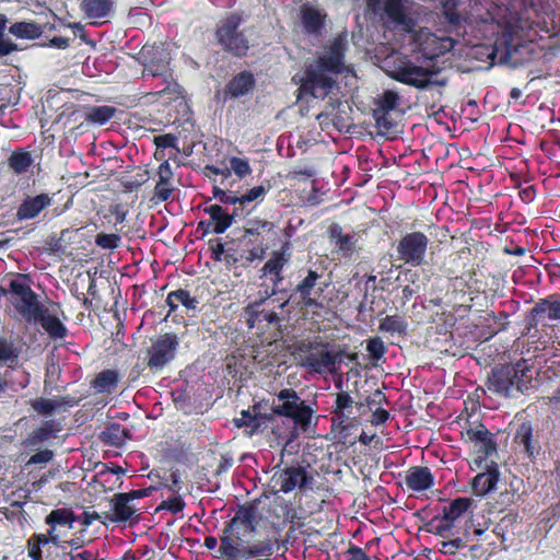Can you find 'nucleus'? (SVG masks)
<instances>
[{
	"label": "nucleus",
	"mask_w": 560,
	"mask_h": 560,
	"mask_svg": "<svg viewBox=\"0 0 560 560\" xmlns=\"http://www.w3.org/2000/svg\"><path fill=\"white\" fill-rule=\"evenodd\" d=\"M257 509L246 503L238 505L235 515L224 523L218 552L223 560H268L276 551L277 539L266 537L249 542L244 539L256 530Z\"/></svg>",
	"instance_id": "1"
},
{
	"label": "nucleus",
	"mask_w": 560,
	"mask_h": 560,
	"mask_svg": "<svg viewBox=\"0 0 560 560\" xmlns=\"http://www.w3.org/2000/svg\"><path fill=\"white\" fill-rule=\"evenodd\" d=\"M270 410L275 420L276 417H280L292 422V427H281L282 430L288 429L290 431V433H287L289 442L295 436V430L307 431L315 416L314 408L291 387L275 393Z\"/></svg>",
	"instance_id": "2"
},
{
	"label": "nucleus",
	"mask_w": 560,
	"mask_h": 560,
	"mask_svg": "<svg viewBox=\"0 0 560 560\" xmlns=\"http://www.w3.org/2000/svg\"><path fill=\"white\" fill-rule=\"evenodd\" d=\"M533 371L526 360L515 364H502L492 369L488 376V389L502 397H515L532 387Z\"/></svg>",
	"instance_id": "3"
},
{
	"label": "nucleus",
	"mask_w": 560,
	"mask_h": 560,
	"mask_svg": "<svg viewBox=\"0 0 560 560\" xmlns=\"http://www.w3.org/2000/svg\"><path fill=\"white\" fill-rule=\"evenodd\" d=\"M142 59L143 75L161 77L166 83L159 94H178L180 91L179 84L173 78L171 69V55L170 51L161 45H144L139 52Z\"/></svg>",
	"instance_id": "4"
},
{
	"label": "nucleus",
	"mask_w": 560,
	"mask_h": 560,
	"mask_svg": "<svg viewBox=\"0 0 560 560\" xmlns=\"http://www.w3.org/2000/svg\"><path fill=\"white\" fill-rule=\"evenodd\" d=\"M296 348L301 365L317 374L332 373L336 365L342 361V351L330 350L327 342L303 341Z\"/></svg>",
	"instance_id": "5"
},
{
	"label": "nucleus",
	"mask_w": 560,
	"mask_h": 560,
	"mask_svg": "<svg viewBox=\"0 0 560 560\" xmlns=\"http://www.w3.org/2000/svg\"><path fill=\"white\" fill-rule=\"evenodd\" d=\"M7 296L14 310L25 319L40 306L38 295L31 288V278L25 273H16L7 287H0V299Z\"/></svg>",
	"instance_id": "6"
},
{
	"label": "nucleus",
	"mask_w": 560,
	"mask_h": 560,
	"mask_svg": "<svg viewBox=\"0 0 560 560\" xmlns=\"http://www.w3.org/2000/svg\"><path fill=\"white\" fill-rule=\"evenodd\" d=\"M402 1L404 0H366V10L380 16L393 28L411 33L416 27V21L407 12Z\"/></svg>",
	"instance_id": "7"
},
{
	"label": "nucleus",
	"mask_w": 560,
	"mask_h": 560,
	"mask_svg": "<svg viewBox=\"0 0 560 560\" xmlns=\"http://www.w3.org/2000/svg\"><path fill=\"white\" fill-rule=\"evenodd\" d=\"M243 22L240 13H230L218 26L215 38L220 46L235 57H244L249 49L248 39L238 31Z\"/></svg>",
	"instance_id": "8"
},
{
	"label": "nucleus",
	"mask_w": 560,
	"mask_h": 560,
	"mask_svg": "<svg viewBox=\"0 0 560 560\" xmlns=\"http://www.w3.org/2000/svg\"><path fill=\"white\" fill-rule=\"evenodd\" d=\"M179 337L175 332H164L151 340L145 352V364L152 373L163 371L177 355Z\"/></svg>",
	"instance_id": "9"
},
{
	"label": "nucleus",
	"mask_w": 560,
	"mask_h": 560,
	"mask_svg": "<svg viewBox=\"0 0 560 560\" xmlns=\"http://www.w3.org/2000/svg\"><path fill=\"white\" fill-rule=\"evenodd\" d=\"M267 293L266 298L254 301L244 307L245 323L248 329H256L258 332L264 334L268 329H273V339L277 340L281 337V317L273 310H267L265 303L267 298L271 296Z\"/></svg>",
	"instance_id": "10"
},
{
	"label": "nucleus",
	"mask_w": 560,
	"mask_h": 560,
	"mask_svg": "<svg viewBox=\"0 0 560 560\" xmlns=\"http://www.w3.org/2000/svg\"><path fill=\"white\" fill-rule=\"evenodd\" d=\"M233 424L237 429H243V433L247 438L257 434H264L269 428L272 434L277 438L278 442H289L288 429L275 423L273 415L270 411L268 415H250L249 411H241L240 417L233 419Z\"/></svg>",
	"instance_id": "11"
},
{
	"label": "nucleus",
	"mask_w": 560,
	"mask_h": 560,
	"mask_svg": "<svg viewBox=\"0 0 560 560\" xmlns=\"http://www.w3.org/2000/svg\"><path fill=\"white\" fill-rule=\"evenodd\" d=\"M314 478L307 470L300 465H291L284 468L277 469L271 479L270 483L275 492L289 493L298 489L300 493H305L308 489H312Z\"/></svg>",
	"instance_id": "12"
},
{
	"label": "nucleus",
	"mask_w": 560,
	"mask_h": 560,
	"mask_svg": "<svg viewBox=\"0 0 560 560\" xmlns=\"http://www.w3.org/2000/svg\"><path fill=\"white\" fill-rule=\"evenodd\" d=\"M429 243L423 232L405 234L396 245L397 259L412 267L421 266L425 261Z\"/></svg>",
	"instance_id": "13"
},
{
	"label": "nucleus",
	"mask_w": 560,
	"mask_h": 560,
	"mask_svg": "<svg viewBox=\"0 0 560 560\" xmlns=\"http://www.w3.org/2000/svg\"><path fill=\"white\" fill-rule=\"evenodd\" d=\"M348 50L347 34L335 36L329 45L325 46L324 54L317 58V68L322 72L339 74L345 69V57Z\"/></svg>",
	"instance_id": "14"
},
{
	"label": "nucleus",
	"mask_w": 560,
	"mask_h": 560,
	"mask_svg": "<svg viewBox=\"0 0 560 560\" xmlns=\"http://www.w3.org/2000/svg\"><path fill=\"white\" fill-rule=\"evenodd\" d=\"M469 442L475 444L477 456L470 464L471 469H481L488 457L497 453L498 444L494 434L491 433L485 424L479 423L475 428H469L465 432Z\"/></svg>",
	"instance_id": "15"
},
{
	"label": "nucleus",
	"mask_w": 560,
	"mask_h": 560,
	"mask_svg": "<svg viewBox=\"0 0 560 560\" xmlns=\"http://www.w3.org/2000/svg\"><path fill=\"white\" fill-rule=\"evenodd\" d=\"M323 273L317 270L307 269L306 276L295 285L293 293L299 294L303 306L306 308H323V303L318 301L327 288V283L320 282Z\"/></svg>",
	"instance_id": "16"
},
{
	"label": "nucleus",
	"mask_w": 560,
	"mask_h": 560,
	"mask_svg": "<svg viewBox=\"0 0 560 560\" xmlns=\"http://www.w3.org/2000/svg\"><path fill=\"white\" fill-rule=\"evenodd\" d=\"M438 72L439 70L408 62L397 67L393 78L400 83L422 90L433 84H441L432 79Z\"/></svg>",
	"instance_id": "17"
},
{
	"label": "nucleus",
	"mask_w": 560,
	"mask_h": 560,
	"mask_svg": "<svg viewBox=\"0 0 560 560\" xmlns=\"http://www.w3.org/2000/svg\"><path fill=\"white\" fill-rule=\"evenodd\" d=\"M77 522V514L69 508H59L52 510L46 517L45 523L48 525L47 535L50 536L51 544L58 547L61 546L62 530L73 528Z\"/></svg>",
	"instance_id": "18"
},
{
	"label": "nucleus",
	"mask_w": 560,
	"mask_h": 560,
	"mask_svg": "<svg viewBox=\"0 0 560 560\" xmlns=\"http://www.w3.org/2000/svg\"><path fill=\"white\" fill-rule=\"evenodd\" d=\"M354 406V400L350 396L348 392L341 390L337 393L335 404L332 407V418H331V427L339 429V434L341 438L346 439L348 433L350 432L351 424V415Z\"/></svg>",
	"instance_id": "19"
},
{
	"label": "nucleus",
	"mask_w": 560,
	"mask_h": 560,
	"mask_svg": "<svg viewBox=\"0 0 560 560\" xmlns=\"http://www.w3.org/2000/svg\"><path fill=\"white\" fill-rule=\"evenodd\" d=\"M26 322L39 324L52 340L65 339L68 335V328L58 315L50 312V310L43 303Z\"/></svg>",
	"instance_id": "20"
},
{
	"label": "nucleus",
	"mask_w": 560,
	"mask_h": 560,
	"mask_svg": "<svg viewBox=\"0 0 560 560\" xmlns=\"http://www.w3.org/2000/svg\"><path fill=\"white\" fill-rule=\"evenodd\" d=\"M273 223L260 219L255 218L250 219L244 225V232L242 236L237 240L238 246H244V248H256L260 246L264 249V257L266 256L267 245L264 242V237L261 236L262 232H270L273 230Z\"/></svg>",
	"instance_id": "21"
},
{
	"label": "nucleus",
	"mask_w": 560,
	"mask_h": 560,
	"mask_svg": "<svg viewBox=\"0 0 560 560\" xmlns=\"http://www.w3.org/2000/svg\"><path fill=\"white\" fill-rule=\"evenodd\" d=\"M456 39L451 36H439L434 33L422 34L420 37L419 51L427 60H435L440 56L451 51Z\"/></svg>",
	"instance_id": "22"
},
{
	"label": "nucleus",
	"mask_w": 560,
	"mask_h": 560,
	"mask_svg": "<svg viewBox=\"0 0 560 560\" xmlns=\"http://www.w3.org/2000/svg\"><path fill=\"white\" fill-rule=\"evenodd\" d=\"M544 319L552 322L560 320L559 293H553L544 299H539L527 315V320L530 326H537V324Z\"/></svg>",
	"instance_id": "23"
},
{
	"label": "nucleus",
	"mask_w": 560,
	"mask_h": 560,
	"mask_svg": "<svg viewBox=\"0 0 560 560\" xmlns=\"http://www.w3.org/2000/svg\"><path fill=\"white\" fill-rule=\"evenodd\" d=\"M485 471L477 474L471 480V488L476 495L483 497L497 489L500 477L499 465L494 460L483 464Z\"/></svg>",
	"instance_id": "24"
},
{
	"label": "nucleus",
	"mask_w": 560,
	"mask_h": 560,
	"mask_svg": "<svg viewBox=\"0 0 560 560\" xmlns=\"http://www.w3.org/2000/svg\"><path fill=\"white\" fill-rule=\"evenodd\" d=\"M327 237L334 244L338 254L345 258H351L355 253L358 243L357 233H343L340 224L334 222L327 229Z\"/></svg>",
	"instance_id": "25"
},
{
	"label": "nucleus",
	"mask_w": 560,
	"mask_h": 560,
	"mask_svg": "<svg viewBox=\"0 0 560 560\" xmlns=\"http://www.w3.org/2000/svg\"><path fill=\"white\" fill-rule=\"evenodd\" d=\"M256 85L254 74L248 70H243L232 77L223 89L224 98H240L250 93Z\"/></svg>",
	"instance_id": "26"
},
{
	"label": "nucleus",
	"mask_w": 560,
	"mask_h": 560,
	"mask_svg": "<svg viewBox=\"0 0 560 560\" xmlns=\"http://www.w3.org/2000/svg\"><path fill=\"white\" fill-rule=\"evenodd\" d=\"M155 176L158 177V180L153 189L152 200H155V202L167 201L175 189L172 183L174 173L167 160H164L159 165Z\"/></svg>",
	"instance_id": "27"
},
{
	"label": "nucleus",
	"mask_w": 560,
	"mask_h": 560,
	"mask_svg": "<svg viewBox=\"0 0 560 560\" xmlns=\"http://www.w3.org/2000/svg\"><path fill=\"white\" fill-rule=\"evenodd\" d=\"M335 85L336 81L320 71L308 74L301 90L314 98L324 100L332 92Z\"/></svg>",
	"instance_id": "28"
},
{
	"label": "nucleus",
	"mask_w": 560,
	"mask_h": 560,
	"mask_svg": "<svg viewBox=\"0 0 560 560\" xmlns=\"http://www.w3.org/2000/svg\"><path fill=\"white\" fill-rule=\"evenodd\" d=\"M52 202L51 197L42 192L36 196H27L18 207L15 217L19 221L35 219L44 209Z\"/></svg>",
	"instance_id": "29"
},
{
	"label": "nucleus",
	"mask_w": 560,
	"mask_h": 560,
	"mask_svg": "<svg viewBox=\"0 0 560 560\" xmlns=\"http://www.w3.org/2000/svg\"><path fill=\"white\" fill-rule=\"evenodd\" d=\"M112 512L104 514L105 520L112 523H126L136 515L137 509L124 492L115 493L110 499Z\"/></svg>",
	"instance_id": "30"
},
{
	"label": "nucleus",
	"mask_w": 560,
	"mask_h": 560,
	"mask_svg": "<svg viewBox=\"0 0 560 560\" xmlns=\"http://www.w3.org/2000/svg\"><path fill=\"white\" fill-rule=\"evenodd\" d=\"M405 485L415 492L425 491L433 487L434 476L427 466H412L406 472Z\"/></svg>",
	"instance_id": "31"
},
{
	"label": "nucleus",
	"mask_w": 560,
	"mask_h": 560,
	"mask_svg": "<svg viewBox=\"0 0 560 560\" xmlns=\"http://www.w3.org/2000/svg\"><path fill=\"white\" fill-rule=\"evenodd\" d=\"M300 18L306 34L320 35L326 26L327 14L315 7L303 5L300 11Z\"/></svg>",
	"instance_id": "32"
},
{
	"label": "nucleus",
	"mask_w": 560,
	"mask_h": 560,
	"mask_svg": "<svg viewBox=\"0 0 560 560\" xmlns=\"http://www.w3.org/2000/svg\"><path fill=\"white\" fill-rule=\"evenodd\" d=\"M443 24L450 34L457 37L466 34L467 16L459 13L454 3L448 1L443 4Z\"/></svg>",
	"instance_id": "33"
},
{
	"label": "nucleus",
	"mask_w": 560,
	"mask_h": 560,
	"mask_svg": "<svg viewBox=\"0 0 560 560\" xmlns=\"http://www.w3.org/2000/svg\"><path fill=\"white\" fill-rule=\"evenodd\" d=\"M236 248L229 247L226 249V264L235 265L241 264L243 267H248L256 260L264 259V249L258 246L256 248H244V246L236 245Z\"/></svg>",
	"instance_id": "34"
},
{
	"label": "nucleus",
	"mask_w": 560,
	"mask_h": 560,
	"mask_svg": "<svg viewBox=\"0 0 560 560\" xmlns=\"http://www.w3.org/2000/svg\"><path fill=\"white\" fill-rule=\"evenodd\" d=\"M165 303L168 306L166 315V317H168L177 311L179 305L186 308L187 314H189V312H196L199 302L188 290L177 289L167 294Z\"/></svg>",
	"instance_id": "35"
},
{
	"label": "nucleus",
	"mask_w": 560,
	"mask_h": 560,
	"mask_svg": "<svg viewBox=\"0 0 560 560\" xmlns=\"http://www.w3.org/2000/svg\"><path fill=\"white\" fill-rule=\"evenodd\" d=\"M32 152L25 148H19L11 152L7 164L13 175L21 176L32 171L34 166Z\"/></svg>",
	"instance_id": "36"
},
{
	"label": "nucleus",
	"mask_w": 560,
	"mask_h": 560,
	"mask_svg": "<svg viewBox=\"0 0 560 560\" xmlns=\"http://www.w3.org/2000/svg\"><path fill=\"white\" fill-rule=\"evenodd\" d=\"M514 26L508 25L502 31L501 35L495 39L492 47H485L487 50V57L493 61L499 50L504 51L505 57H510L517 47V44L514 40Z\"/></svg>",
	"instance_id": "37"
},
{
	"label": "nucleus",
	"mask_w": 560,
	"mask_h": 560,
	"mask_svg": "<svg viewBox=\"0 0 560 560\" xmlns=\"http://www.w3.org/2000/svg\"><path fill=\"white\" fill-rule=\"evenodd\" d=\"M514 442L524 448V453L529 458H535L540 446L538 441L533 439V428L529 422H523L516 430Z\"/></svg>",
	"instance_id": "38"
},
{
	"label": "nucleus",
	"mask_w": 560,
	"mask_h": 560,
	"mask_svg": "<svg viewBox=\"0 0 560 560\" xmlns=\"http://www.w3.org/2000/svg\"><path fill=\"white\" fill-rule=\"evenodd\" d=\"M100 438L105 445L120 447L130 439V432L118 422H109L101 432Z\"/></svg>",
	"instance_id": "39"
},
{
	"label": "nucleus",
	"mask_w": 560,
	"mask_h": 560,
	"mask_svg": "<svg viewBox=\"0 0 560 560\" xmlns=\"http://www.w3.org/2000/svg\"><path fill=\"white\" fill-rule=\"evenodd\" d=\"M119 383V373L113 369L101 371L91 381V387L98 394H112Z\"/></svg>",
	"instance_id": "40"
},
{
	"label": "nucleus",
	"mask_w": 560,
	"mask_h": 560,
	"mask_svg": "<svg viewBox=\"0 0 560 560\" xmlns=\"http://www.w3.org/2000/svg\"><path fill=\"white\" fill-rule=\"evenodd\" d=\"M115 0H82L81 11L89 19L106 18L114 9Z\"/></svg>",
	"instance_id": "41"
},
{
	"label": "nucleus",
	"mask_w": 560,
	"mask_h": 560,
	"mask_svg": "<svg viewBox=\"0 0 560 560\" xmlns=\"http://www.w3.org/2000/svg\"><path fill=\"white\" fill-rule=\"evenodd\" d=\"M21 349L12 340L0 337V366L15 370L19 364Z\"/></svg>",
	"instance_id": "42"
},
{
	"label": "nucleus",
	"mask_w": 560,
	"mask_h": 560,
	"mask_svg": "<svg viewBox=\"0 0 560 560\" xmlns=\"http://www.w3.org/2000/svg\"><path fill=\"white\" fill-rule=\"evenodd\" d=\"M10 34L22 39H36L44 33V26L38 23L31 22H16L9 27Z\"/></svg>",
	"instance_id": "43"
},
{
	"label": "nucleus",
	"mask_w": 560,
	"mask_h": 560,
	"mask_svg": "<svg viewBox=\"0 0 560 560\" xmlns=\"http://www.w3.org/2000/svg\"><path fill=\"white\" fill-rule=\"evenodd\" d=\"M474 504L471 498L458 497L450 502L448 505L443 508V514H445L446 521H453L462 517Z\"/></svg>",
	"instance_id": "44"
},
{
	"label": "nucleus",
	"mask_w": 560,
	"mask_h": 560,
	"mask_svg": "<svg viewBox=\"0 0 560 560\" xmlns=\"http://www.w3.org/2000/svg\"><path fill=\"white\" fill-rule=\"evenodd\" d=\"M56 431L55 422L52 420H47L43 422L40 427L35 429L24 441V445L26 447H35L40 443L49 440Z\"/></svg>",
	"instance_id": "45"
},
{
	"label": "nucleus",
	"mask_w": 560,
	"mask_h": 560,
	"mask_svg": "<svg viewBox=\"0 0 560 560\" xmlns=\"http://www.w3.org/2000/svg\"><path fill=\"white\" fill-rule=\"evenodd\" d=\"M51 544L50 536L47 534L34 533L26 540L27 556L32 560H44L43 559V547Z\"/></svg>",
	"instance_id": "46"
},
{
	"label": "nucleus",
	"mask_w": 560,
	"mask_h": 560,
	"mask_svg": "<svg viewBox=\"0 0 560 560\" xmlns=\"http://www.w3.org/2000/svg\"><path fill=\"white\" fill-rule=\"evenodd\" d=\"M115 113L116 108L113 106H92L85 112L84 118L89 122L104 125L115 116Z\"/></svg>",
	"instance_id": "47"
},
{
	"label": "nucleus",
	"mask_w": 560,
	"mask_h": 560,
	"mask_svg": "<svg viewBox=\"0 0 560 560\" xmlns=\"http://www.w3.org/2000/svg\"><path fill=\"white\" fill-rule=\"evenodd\" d=\"M408 324L407 322L399 315H387L385 316L378 326L381 331L389 332V334H399L406 335Z\"/></svg>",
	"instance_id": "48"
},
{
	"label": "nucleus",
	"mask_w": 560,
	"mask_h": 560,
	"mask_svg": "<svg viewBox=\"0 0 560 560\" xmlns=\"http://www.w3.org/2000/svg\"><path fill=\"white\" fill-rule=\"evenodd\" d=\"M287 261L288 259L285 258L284 253L275 252L272 256L265 262L261 271L265 275H275L277 277V281H281V272Z\"/></svg>",
	"instance_id": "49"
},
{
	"label": "nucleus",
	"mask_w": 560,
	"mask_h": 560,
	"mask_svg": "<svg viewBox=\"0 0 560 560\" xmlns=\"http://www.w3.org/2000/svg\"><path fill=\"white\" fill-rule=\"evenodd\" d=\"M399 95L392 90L384 91L375 101L376 107L373 112L376 113H390L398 106Z\"/></svg>",
	"instance_id": "50"
},
{
	"label": "nucleus",
	"mask_w": 560,
	"mask_h": 560,
	"mask_svg": "<svg viewBox=\"0 0 560 560\" xmlns=\"http://www.w3.org/2000/svg\"><path fill=\"white\" fill-rule=\"evenodd\" d=\"M269 189H270L269 184L267 186H265V185L255 186V187L248 189L243 195L238 196V199H237L238 205L245 206L253 201H262L265 196L269 191Z\"/></svg>",
	"instance_id": "51"
},
{
	"label": "nucleus",
	"mask_w": 560,
	"mask_h": 560,
	"mask_svg": "<svg viewBox=\"0 0 560 560\" xmlns=\"http://www.w3.org/2000/svg\"><path fill=\"white\" fill-rule=\"evenodd\" d=\"M431 526L433 527L431 532L435 535L450 538L453 534L455 523L453 521H446L445 514H443L442 516H434L431 521Z\"/></svg>",
	"instance_id": "52"
},
{
	"label": "nucleus",
	"mask_w": 560,
	"mask_h": 560,
	"mask_svg": "<svg viewBox=\"0 0 560 560\" xmlns=\"http://www.w3.org/2000/svg\"><path fill=\"white\" fill-rule=\"evenodd\" d=\"M405 277L407 281L411 282V284L404 285L401 290V299L406 302L411 300L419 291V285L416 284V280L419 279V273L417 270H406Z\"/></svg>",
	"instance_id": "53"
},
{
	"label": "nucleus",
	"mask_w": 560,
	"mask_h": 560,
	"mask_svg": "<svg viewBox=\"0 0 560 560\" xmlns=\"http://www.w3.org/2000/svg\"><path fill=\"white\" fill-rule=\"evenodd\" d=\"M475 276V272H463L460 276H457L452 279V287L455 292H460L463 295L471 292L470 280Z\"/></svg>",
	"instance_id": "54"
},
{
	"label": "nucleus",
	"mask_w": 560,
	"mask_h": 560,
	"mask_svg": "<svg viewBox=\"0 0 560 560\" xmlns=\"http://www.w3.org/2000/svg\"><path fill=\"white\" fill-rule=\"evenodd\" d=\"M7 16L0 14V56H8L18 49V45L10 39H4V30L7 27Z\"/></svg>",
	"instance_id": "55"
},
{
	"label": "nucleus",
	"mask_w": 560,
	"mask_h": 560,
	"mask_svg": "<svg viewBox=\"0 0 560 560\" xmlns=\"http://www.w3.org/2000/svg\"><path fill=\"white\" fill-rule=\"evenodd\" d=\"M120 240L118 234L101 232L95 236V244L103 249H115L119 246Z\"/></svg>",
	"instance_id": "56"
},
{
	"label": "nucleus",
	"mask_w": 560,
	"mask_h": 560,
	"mask_svg": "<svg viewBox=\"0 0 560 560\" xmlns=\"http://www.w3.org/2000/svg\"><path fill=\"white\" fill-rule=\"evenodd\" d=\"M230 166L233 173L240 178H244L252 174V167L248 160L238 156H232L230 159Z\"/></svg>",
	"instance_id": "57"
},
{
	"label": "nucleus",
	"mask_w": 560,
	"mask_h": 560,
	"mask_svg": "<svg viewBox=\"0 0 560 560\" xmlns=\"http://www.w3.org/2000/svg\"><path fill=\"white\" fill-rule=\"evenodd\" d=\"M373 117L375 119V125L380 131L383 133L394 132L397 125L389 117V113H376L373 112Z\"/></svg>",
	"instance_id": "58"
},
{
	"label": "nucleus",
	"mask_w": 560,
	"mask_h": 560,
	"mask_svg": "<svg viewBox=\"0 0 560 560\" xmlns=\"http://www.w3.org/2000/svg\"><path fill=\"white\" fill-rule=\"evenodd\" d=\"M366 351L373 360H380L386 352V346L380 337H373L368 340Z\"/></svg>",
	"instance_id": "59"
},
{
	"label": "nucleus",
	"mask_w": 560,
	"mask_h": 560,
	"mask_svg": "<svg viewBox=\"0 0 560 560\" xmlns=\"http://www.w3.org/2000/svg\"><path fill=\"white\" fill-rule=\"evenodd\" d=\"M383 404H389L387 397L381 389H376L371 396L365 398V402H357L355 405L360 410L364 406H368L370 409H372L374 406L381 407Z\"/></svg>",
	"instance_id": "60"
},
{
	"label": "nucleus",
	"mask_w": 560,
	"mask_h": 560,
	"mask_svg": "<svg viewBox=\"0 0 560 560\" xmlns=\"http://www.w3.org/2000/svg\"><path fill=\"white\" fill-rule=\"evenodd\" d=\"M178 138L173 133H164L160 136H155L153 138V143L155 144L156 149H175L179 150L177 147Z\"/></svg>",
	"instance_id": "61"
},
{
	"label": "nucleus",
	"mask_w": 560,
	"mask_h": 560,
	"mask_svg": "<svg viewBox=\"0 0 560 560\" xmlns=\"http://www.w3.org/2000/svg\"><path fill=\"white\" fill-rule=\"evenodd\" d=\"M32 407L40 415H51L58 408V404H56V398H39L32 402Z\"/></svg>",
	"instance_id": "62"
},
{
	"label": "nucleus",
	"mask_w": 560,
	"mask_h": 560,
	"mask_svg": "<svg viewBox=\"0 0 560 560\" xmlns=\"http://www.w3.org/2000/svg\"><path fill=\"white\" fill-rule=\"evenodd\" d=\"M213 196L218 198L222 203L225 205H238V196L235 191L223 190L217 186L213 187Z\"/></svg>",
	"instance_id": "63"
},
{
	"label": "nucleus",
	"mask_w": 560,
	"mask_h": 560,
	"mask_svg": "<svg viewBox=\"0 0 560 560\" xmlns=\"http://www.w3.org/2000/svg\"><path fill=\"white\" fill-rule=\"evenodd\" d=\"M211 221L213 222L212 233L215 234L224 233L232 225V218L225 211Z\"/></svg>",
	"instance_id": "64"
}]
</instances>
